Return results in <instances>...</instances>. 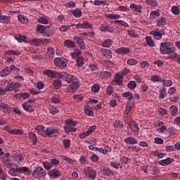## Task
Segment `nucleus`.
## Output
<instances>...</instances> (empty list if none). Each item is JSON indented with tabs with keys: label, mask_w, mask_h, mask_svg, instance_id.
<instances>
[{
	"label": "nucleus",
	"mask_w": 180,
	"mask_h": 180,
	"mask_svg": "<svg viewBox=\"0 0 180 180\" xmlns=\"http://www.w3.org/2000/svg\"><path fill=\"white\" fill-rule=\"evenodd\" d=\"M57 76H58L60 79L65 81L68 84H70L69 88L72 89V91H75L78 88L79 80L76 76L70 75L67 73V72H58Z\"/></svg>",
	"instance_id": "obj_1"
},
{
	"label": "nucleus",
	"mask_w": 180,
	"mask_h": 180,
	"mask_svg": "<svg viewBox=\"0 0 180 180\" xmlns=\"http://www.w3.org/2000/svg\"><path fill=\"white\" fill-rule=\"evenodd\" d=\"M65 126L64 127L65 132L71 133V131H77L75 126L78 124L77 121H74L72 118L68 119L65 122Z\"/></svg>",
	"instance_id": "obj_2"
},
{
	"label": "nucleus",
	"mask_w": 180,
	"mask_h": 180,
	"mask_svg": "<svg viewBox=\"0 0 180 180\" xmlns=\"http://www.w3.org/2000/svg\"><path fill=\"white\" fill-rule=\"evenodd\" d=\"M161 54H171L174 53V46L171 42H162L160 46Z\"/></svg>",
	"instance_id": "obj_3"
},
{
	"label": "nucleus",
	"mask_w": 180,
	"mask_h": 180,
	"mask_svg": "<svg viewBox=\"0 0 180 180\" xmlns=\"http://www.w3.org/2000/svg\"><path fill=\"white\" fill-rule=\"evenodd\" d=\"M6 82H7V86H6L7 92H18L19 91V88L22 86V84L19 82H8V80H6Z\"/></svg>",
	"instance_id": "obj_4"
},
{
	"label": "nucleus",
	"mask_w": 180,
	"mask_h": 180,
	"mask_svg": "<svg viewBox=\"0 0 180 180\" xmlns=\"http://www.w3.org/2000/svg\"><path fill=\"white\" fill-rule=\"evenodd\" d=\"M33 178L35 179H41V178H45L46 176V170L41 167H36L32 172Z\"/></svg>",
	"instance_id": "obj_5"
},
{
	"label": "nucleus",
	"mask_w": 180,
	"mask_h": 180,
	"mask_svg": "<svg viewBox=\"0 0 180 180\" xmlns=\"http://www.w3.org/2000/svg\"><path fill=\"white\" fill-rule=\"evenodd\" d=\"M84 174L88 179H96V171L91 167H86L84 169Z\"/></svg>",
	"instance_id": "obj_6"
},
{
	"label": "nucleus",
	"mask_w": 180,
	"mask_h": 180,
	"mask_svg": "<svg viewBox=\"0 0 180 180\" xmlns=\"http://www.w3.org/2000/svg\"><path fill=\"white\" fill-rule=\"evenodd\" d=\"M54 65L63 70L67 67V60L63 58H56L54 60Z\"/></svg>",
	"instance_id": "obj_7"
},
{
	"label": "nucleus",
	"mask_w": 180,
	"mask_h": 180,
	"mask_svg": "<svg viewBox=\"0 0 180 180\" xmlns=\"http://www.w3.org/2000/svg\"><path fill=\"white\" fill-rule=\"evenodd\" d=\"M100 30L103 32L113 33V32H115V27L105 22L101 25Z\"/></svg>",
	"instance_id": "obj_8"
},
{
	"label": "nucleus",
	"mask_w": 180,
	"mask_h": 180,
	"mask_svg": "<svg viewBox=\"0 0 180 180\" xmlns=\"http://www.w3.org/2000/svg\"><path fill=\"white\" fill-rule=\"evenodd\" d=\"M58 131H60V130H58V129H57L56 127H48L46 128L44 133L46 135L48 136V137H51L53 134H56V133H58Z\"/></svg>",
	"instance_id": "obj_9"
},
{
	"label": "nucleus",
	"mask_w": 180,
	"mask_h": 180,
	"mask_svg": "<svg viewBox=\"0 0 180 180\" xmlns=\"http://www.w3.org/2000/svg\"><path fill=\"white\" fill-rule=\"evenodd\" d=\"M56 28L54 27L49 25L46 26L45 28V34L44 36H46V37H50L51 36H53V34H56Z\"/></svg>",
	"instance_id": "obj_10"
},
{
	"label": "nucleus",
	"mask_w": 180,
	"mask_h": 180,
	"mask_svg": "<svg viewBox=\"0 0 180 180\" xmlns=\"http://www.w3.org/2000/svg\"><path fill=\"white\" fill-rule=\"evenodd\" d=\"M42 74L44 75H46V77H49V78L54 79L57 77L58 72L56 71L47 69L43 70Z\"/></svg>",
	"instance_id": "obj_11"
},
{
	"label": "nucleus",
	"mask_w": 180,
	"mask_h": 180,
	"mask_svg": "<svg viewBox=\"0 0 180 180\" xmlns=\"http://www.w3.org/2000/svg\"><path fill=\"white\" fill-rule=\"evenodd\" d=\"M18 169V174H24V175H30L32 174V169H30L27 167H17Z\"/></svg>",
	"instance_id": "obj_12"
},
{
	"label": "nucleus",
	"mask_w": 180,
	"mask_h": 180,
	"mask_svg": "<svg viewBox=\"0 0 180 180\" xmlns=\"http://www.w3.org/2000/svg\"><path fill=\"white\" fill-rule=\"evenodd\" d=\"M100 53H102V56L105 57L107 60H110L112 58V51L108 49H101Z\"/></svg>",
	"instance_id": "obj_13"
},
{
	"label": "nucleus",
	"mask_w": 180,
	"mask_h": 180,
	"mask_svg": "<svg viewBox=\"0 0 180 180\" xmlns=\"http://www.w3.org/2000/svg\"><path fill=\"white\" fill-rule=\"evenodd\" d=\"M12 158L17 164H22L25 161V158H23L22 154H14L12 155Z\"/></svg>",
	"instance_id": "obj_14"
},
{
	"label": "nucleus",
	"mask_w": 180,
	"mask_h": 180,
	"mask_svg": "<svg viewBox=\"0 0 180 180\" xmlns=\"http://www.w3.org/2000/svg\"><path fill=\"white\" fill-rule=\"evenodd\" d=\"M174 162V158H167L164 160H161L159 161L160 165H162V167H168L170 164H172Z\"/></svg>",
	"instance_id": "obj_15"
},
{
	"label": "nucleus",
	"mask_w": 180,
	"mask_h": 180,
	"mask_svg": "<svg viewBox=\"0 0 180 180\" xmlns=\"http://www.w3.org/2000/svg\"><path fill=\"white\" fill-rule=\"evenodd\" d=\"M115 53L117 54L126 56V54H129V53H130V49L127 47H120L115 50Z\"/></svg>",
	"instance_id": "obj_16"
},
{
	"label": "nucleus",
	"mask_w": 180,
	"mask_h": 180,
	"mask_svg": "<svg viewBox=\"0 0 180 180\" xmlns=\"http://www.w3.org/2000/svg\"><path fill=\"white\" fill-rule=\"evenodd\" d=\"M73 40L79 46L80 49H85V41L84 39L79 38V37L75 36L73 38Z\"/></svg>",
	"instance_id": "obj_17"
},
{
	"label": "nucleus",
	"mask_w": 180,
	"mask_h": 180,
	"mask_svg": "<svg viewBox=\"0 0 180 180\" xmlns=\"http://www.w3.org/2000/svg\"><path fill=\"white\" fill-rule=\"evenodd\" d=\"M124 143L126 144H129L131 146H134V144H137V139L133 136H128L124 139Z\"/></svg>",
	"instance_id": "obj_18"
},
{
	"label": "nucleus",
	"mask_w": 180,
	"mask_h": 180,
	"mask_svg": "<svg viewBox=\"0 0 180 180\" xmlns=\"http://www.w3.org/2000/svg\"><path fill=\"white\" fill-rule=\"evenodd\" d=\"M0 110H3V112H7V113H10L12 108L11 106L5 103L0 102Z\"/></svg>",
	"instance_id": "obj_19"
},
{
	"label": "nucleus",
	"mask_w": 180,
	"mask_h": 180,
	"mask_svg": "<svg viewBox=\"0 0 180 180\" xmlns=\"http://www.w3.org/2000/svg\"><path fill=\"white\" fill-rule=\"evenodd\" d=\"M129 8L130 9H133L134 12H136L137 13H141V10L143 9L141 5H137L136 4H131Z\"/></svg>",
	"instance_id": "obj_20"
},
{
	"label": "nucleus",
	"mask_w": 180,
	"mask_h": 180,
	"mask_svg": "<svg viewBox=\"0 0 180 180\" xmlns=\"http://www.w3.org/2000/svg\"><path fill=\"white\" fill-rule=\"evenodd\" d=\"M11 72H12V68L6 67L0 71V77H8Z\"/></svg>",
	"instance_id": "obj_21"
},
{
	"label": "nucleus",
	"mask_w": 180,
	"mask_h": 180,
	"mask_svg": "<svg viewBox=\"0 0 180 180\" xmlns=\"http://www.w3.org/2000/svg\"><path fill=\"white\" fill-rule=\"evenodd\" d=\"M49 175L54 179H57L58 176H60L61 174H60V170L57 169H53L49 171Z\"/></svg>",
	"instance_id": "obj_22"
},
{
	"label": "nucleus",
	"mask_w": 180,
	"mask_h": 180,
	"mask_svg": "<svg viewBox=\"0 0 180 180\" xmlns=\"http://www.w3.org/2000/svg\"><path fill=\"white\" fill-rule=\"evenodd\" d=\"M22 108L25 112H28V113H33V112H34V108H33L32 105H29L28 103H24L22 104Z\"/></svg>",
	"instance_id": "obj_23"
},
{
	"label": "nucleus",
	"mask_w": 180,
	"mask_h": 180,
	"mask_svg": "<svg viewBox=\"0 0 180 180\" xmlns=\"http://www.w3.org/2000/svg\"><path fill=\"white\" fill-rule=\"evenodd\" d=\"M129 127L134 133H139V125L134 121H131Z\"/></svg>",
	"instance_id": "obj_24"
},
{
	"label": "nucleus",
	"mask_w": 180,
	"mask_h": 180,
	"mask_svg": "<svg viewBox=\"0 0 180 180\" xmlns=\"http://www.w3.org/2000/svg\"><path fill=\"white\" fill-rule=\"evenodd\" d=\"M46 26L42 25H37L36 27L37 33H40V34H45Z\"/></svg>",
	"instance_id": "obj_25"
},
{
	"label": "nucleus",
	"mask_w": 180,
	"mask_h": 180,
	"mask_svg": "<svg viewBox=\"0 0 180 180\" xmlns=\"http://www.w3.org/2000/svg\"><path fill=\"white\" fill-rule=\"evenodd\" d=\"M160 15H161V13H160V10L152 11L150 13V20H153V19H157L158 18H159Z\"/></svg>",
	"instance_id": "obj_26"
},
{
	"label": "nucleus",
	"mask_w": 180,
	"mask_h": 180,
	"mask_svg": "<svg viewBox=\"0 0 180 180\" xmlns=\"http://www.w3.org/2000/svg\"><path fill=\"white\" fill-rule=\"evenodd\" d=\"M122 98H126L127 99H128V101H129V102H131V101H133V99H134V96H133V93H131L130 91H127V92L122 93Z\"/></svg>",
	"instance_id": "obj_27"
},
{
	"label": "nucleus",
	"mask_w": 180,
	"mask_h": 180,
	"mask_svg": "<svg viewBox=\"0 0 180 180\" xmlns=\"http://www.w3.org/2000/svg\"><path fill=\"white\" fill-rule=\"evenodd\" d=\"M150 34H152L156 40H161V39H162V34L159 31L153 30L150 32Z\"/></svg>",
	"instance_id": "obj_28"
},
{
	"label": "nucleus",
	"mask_w": 180,
	"mask_h": 180,
	"mask_svg": "<svg viewBox=\"0 0 180 180\" xmlns=\"http://www.w3.org/2000/svg\"><path fill=\"white\" fill-rule=\"evenodd\" d=\"M84 113L87 116H90L91 117H93L94 116V109L91 108L89 106H85L84 107Z\"/></svg>",
	"instance_id": "obj_29"
},
{
	"label": "nucleus",
	"mask_w": 180,
	"mask_h": 180,
	"mask_svg": "<svg viewBox=\"0 0 180 180\" xmlns=\"http://www.w3.org/2000/svg\"><path fill=\"white\" fill-rule=\"evenodd\" d=\"M64 44L68 49H74L75 47V42L70 39L65 40Z\"/></svg>",
	"instance_id": "obj_30"
},
{
	"label": "nucleus",
	"mask_w": 180,
	"mask_h": 180,
	"mask_svg": "<svg viewBox=\"0 0 180 180\" xmlns=\"http://www.w3.org/2000/svg\"><path fill=\"white\" fill-rule=\"evenodd\" d=\"M28 136L31 140H32L33 145L36 146L37 144V136H36V134L31 131L28 134Z\"/></svg>",
	"instance_id": "obj_31"
},
{
	"label": "nucleus",
	"mask_w": 180,
	"mask_h": 180,
	"mask_svg": "<svg viewBox=\"0 0 180 180\" xmlns=\"http://www.w3.org/2000/svg\"><path fill=\"white\" fill-rule=\"evenodd\" d=\"M146 41L149 47H155V43L154 42V39L151 38V37H146Z\"/></svg>",
	"instance_id": "obj_32"
},
{
	"label": "nucleus",
	"mask_w": 180,
	"mask_h": 180,
	"mask_svg": "<svg viewBox=\"0 0 180 180\" xmlns=\"http://www.w3.org/2000/svg\"><path fill=\"white\" fill-rule=\"evenodd\" d=\"M159 98L160 99H164L167 98V88L163 87L162 89L159 91Z\"/></svg>",
	"instance_id": "obj_33"
},
{
	"label": "nucleus",
	"mask_w": 180,
	"mask_h": 180,
	"mask_svg": "<svg viewBox=\"0 0 180 180\" xmlns=\"http://www.w3.org/2000/svg\"><path fill=\"white\" fill-rule=\"evenodd\" d=\"M156 25L158 27L165 26V25H167V19L165 18L158 19L156 22Z\"/></svg>",
	"instance_id": "obj_34"
},
{
	"label": "nucleus",
	"mask_w": 180,
	"mask_h": 180,
	"mask_svg": "<svg viewBox=\"0 0 180 180\" xmlns=\"http://www.w3.org/2000/svg\"><path fill=\"white\" fill-rule=\"evenodd\" d=\"M72 13L75 18H81L82 16V11L79 8H76L72 11Z\"/></svg>",
	"instance_id": "obj_35"
},
{
	"label": "nucleus",
	"mask_w": 180,
	"mask_h": 180,
	"mask_svg": "<svg viewBox=\"0 0 180 180\" xmlns=\"http://www.w3.org/2000/svg\"><path fill=\"white\" fill-rule=\"evenodd\" d=\"M0 20L1 23H9V22H11V17L0 15Z\"/></svg>",
	"instance_id": "obj_36"
},
{
	"label": "nucleus",
	"mask_w": 180,
	"mask_h": 180,
	"mask_svg": "<svg viewBox=\"0 0 180 180\" xmlns=\"http://www.w3.org/2000/svg\"><path fill=\"white\" fill-rule=\"evenodd\" d=\"M146 4L149 6L157 7L158 6V3L155 0H145Z\"/></svg>",
	"instance_id": "obj_37"
},
{
	"label": "nucleus",
	"mask_w": 180,
	"mask_h": 180,
	"mask_svg": "<svg viewBox=\"0 0 180 180\" xmlns=\"http://www.w3.org/2000/svg\"><path fill=\"white\" fill-rule=\"evenodd\" d=\"M18 96V98H22V99H28V98H30V94L28 93H20L15 95V98Z\"/></svg>",
	"instance_id": "obj_38"
},
{
	"label": "nucleus",
	"mask_w": 180,
	"mask_h": 180,
	"mask_svg": "<svg viewBox=\"0 0 180 180\" xmlns=\"http://www.w3.org/2000/svg\"><path fill=\"white\" fill-rule=\"evenodd\" d=\"M84 57L79 56L77 58L76 63L77 67H82V65H84Z\"/></svg>",
	"instance_id": "obj_39"
},
{
	"label": "nucleus",
	"mask_w": 180,
	"mask_h": 180,
	"mask_svg": "<svg viewBox=\"0 0 180 180\" xmlns=\"http://www.w3.org/2000/svg\"><path fill=\"white\" fill-rule=\"evenodd\" d=\"M113 44V41L112 39H105L101 44L103 47H110Z\"/></svg>",
	"instance_id": "obj_40"
},
{
	"label": "nucleus",
	"mask_w": 180,
	"mask_h": 180,
	"mask_svg": "<svg viewBox=\"0 0 180 180\" xmlns=\"http://www.w3.org/2000/svg\"><path fill=\"white\" fill-rule=\"evenodd\" d=\"M169 110L172 116H175L176 113H178V107H176V105H172Z\"/></svg>",
	"instance_id": "obj_41"
},
{
	"label": "nucleus",
	"mask_w": 180,
	"mask_h": 180,
	"mask_svg": "<svg viewBox=\"0 0 180 180\" xmlns=\"http://www.w3.org/2000/svg\"><path fill=\"white\" fill-rule=\"evenodd\" d=\"M123 126L124 125L123 124V122L120 120H117L114 123L115 129H119L120 130L121 129H123Z\"/></svg>",
	"instance_id": "obj_42"
},
{
	"label": "nucleus",
	"mask_w": 180,
	"mask_h": 180,
	"mask_svg": "<svg viewBox=\"0 0 180 180\" xmlns=\"http://www.w3.org/2000/svg\"><path fill=\"white\" fill-rule=\"evenodd\" d=\"M82 29H94V25L85 21L82 23Z\"/></svg>",
	"instance_id": "obj_43"
},
{
	"label": "nucleus",
	"mask_w": 180,
	"mask_h": 180,
	"mask_svg": "<svg viewBox=\"0 0 180 180\" xmlns=\"http://www.w3.org/2000/svg\"><path fill=\"white\" fill-rule=\"evenodd\" d=\"M60 111L58 110V109H57L56 107L53 105L49 106V113H51V115H57V113H58Z\"/></svg>",
	"instance_id": "obj_44"
},
{
	"label": "nucleus",
	"mask_w": 180,
	"mask_h": 180,
	"mask_svg": "<svg viewBox=\"0 0 180 180\" xmlns=\"http://www.w3.org/2000/svg\"><path fill=\"white\" fill-rule=\"evenodd\" d=\"M38 22L42 25H49V18L46 16L40 17L38 20Z\"/></svg>",
	"instance_id": "obj_45"
},
{
	"label": "nucleus",
	"mask_w": 180,
	"mask_h": 180,
	"mask_svg": "<svg viewBox=\"0 0 180 180\" xmlns=\"http://www.w3.org/2000/svg\"><path fill=\"white\" fill-rule=\"evenodd\" d=\"M14 37H15V40H17L20 43H22V41H25V39H26V37H25V36H23L20 34H16L14 36Z\"/></svg>",
	"instance_id": "obj_46"
},
{
	"label": "nucleus",
	"mask_w": 180,
	"mask_h": 180,
	"mask_svg": "<svg viewBox=\"0 0 180 180\" xmlns=\"http://www.w3.org/2000/svg\"><path fill=\"white\" fill-rule=\"evenodd\" d=\"M63 82L60 79L53 80V86L55 89H60Z\"/></svg>",
	"instance_id": "obj_47"
},
{
	"label": "nucleus",
	"mask_w": 180,
	"mask_h": 180,
	"mask_svg": "<svg viewBox=\"0 0 180 180\" xmlns=\"http://www.w3.org/2000/svg\"><path fill=\"white\" fill-rule=\"evenodd\" d=\"M105 18H108V19H120V15L117 14H105Z\"/></svg>",
	"instance_id": "obj_48"
},
{
	"label": "nucleus",
	"mask_w": 180,
	"mask_h": 180,
	"mask_svg": "<svg viewBox=\"0 0 180 180\" xmlns=\"http://www.w3.org/2000/svg\"><path fill=\"white\" fill-rule=\"evenodd\" d=\"M81 56V51L79 49H76L71 53V56L72 58H77Z\"/></svg>",
	"instance_id": "obj_49"
},
{
	"label": "nucleus",
	"mask_w": 180,
	"mask_h": 180,
	"mask_svg": "<svg viewBox=\"0 0 180 180\" xmlns=\"http://www.w3.org/2000/svg\"><path fill=\"white\" fill-rule=\"evenodd\" d=\"M150 81H152V82H162V77L158 75H154L151 77Z\"/></svg>",
	"instance_id": "obj_50"
},
{
	"label": "nucleus",
	"mask_w": 180,
	"mask_h": 180,
	"mask_svg": "<svg viewBox=\"0 0 180 180\" xmlns=\"http://www.w3.org/2000/svg\"><path fill=\"white\" fill-rule=\"evenodd\" d=\"M6 54L7 56H20V52L18 51H15V50H10L8 51Z\"/></svg>",
	"instance_id": "obj_51"
},
{
	"label": "nucleus",
	"mask_w": 180,
	"mask_h": 180,
	"mask_svg": "<svg viewBox=\"0 0 180 180\" xmlns=\"http://www.w3.org/2000/svg\"><path fill=\"white\" fill-rule=\"evenodd\" d=\"M162 84L163 86H172V80H167V79H162Z\"/></svg>",
	"instance_id": "obj_52"
},
{
	"label": "nucleus",
	"mask_w": 180,
	"mask_h": 180,
	"mask_svg": "<svg viewBox=\"0 0 180 180\" xmlns=\"http://www.w3.org/2000/svg\"><path fill=\"white\" fill-rule=\"evenodd\" d=\"M43 167L46 169L47 171H50L51 168H53V166L51 165V162H49L47 161L43 162Z\"/></svg>",
	"instance_id": "obj_53"
},
{
	"label": "nucleus",
	"mask_w": 180,
	"mask_h": 180,
	"mask_svg": "<svg viewBox=\"0 0 180 180\" xmlns=\"http://www.w3.org/2000/svg\"><path fill=\"white\" fill-rule=\"evenodd\" d=\"M18 19L21 23H27V17L23 15H18Z\"/></svg>",
	"instance_id": "obj_54"
},
{
	"label": "nucleus",
	"mask_w": 180,
	"mask_h": 180,
	"mask_svg": "<svg viewBox=\"0 0 180 180\" xmlns=\"http://www.w3.org/2000/svg\"><path fill=\"white\" fill-rule=\"evenodd\" d=\"M103 173L107 176H110V175H113V174H114L113 171H112V169H110V168H108V167H105L103 169Z\"/></svg>",
	"instance_id": "obj_55"
},
{
	"label": "nucleus",
	"mask_w": 180,
	"mask_h": 180,
	"mask_svg": "<svg viewBox=\"0 0 180 180\" xmlns=\"http://www.w3.org/2000/svg\"><path fill=\"white\" fill-rule=\"evenodd\" d=\"M172 12L173 15H178L180 13V9L176 6H173L172 7Z\"/></svg>",
	"instance_id": "obj_56"
},
{
	"label": "nucleus",
	"mask_w": 180,
	"mask_h": 180,
	"mask_svg": "<svg viewBox=\"0 0 180 180\" xmlns=\"http://www.w3.org/2000/svg\"><path fill=\"white\" fill-rule=\"evenodd\" d=\"M99 89H101V86L98 84H94L91 86V92H94L95 94L99 92Z\"/></svg>",
	"instance_id": "obj_57"
},
{
	"label": "nucleus",
	"mask_w": 180,
	"mask_h": 180,
	"mask_svg": "<svg viewBox=\"0 0 180 180\" xmlns=\"http://www.w3.org/2000/svg\"><path fill=\"white\" fill-rule=\"evenodd\" d=\"M8 133L10 134H23V131L20 129H13V130H8Z\"/></svg>",
	"instance_id": "obj_58"
},
{
	"label": "nucleus",
	"mask_w": 180,
	"mask_h": 180,
	"mask_svg": "<svg viewBox=\"0 0 180 180\" xmlns=\"http://www.w3.org/2000/svg\"><path fill=\"white\" fill-rule=\"evenodd\" d=\"M137 86V84L134 81H131L127 84V88L129 89H134Z\"/></svg>",
	"instance_id": "obj_59"
},
{
	"label": "nucleus",
	"mask_w": 180,
	"mask_h": 180,
	"mask_svg": "<svg viewBox=\"0 0 180 180\" xmlns=\"http://www.w3.org/2000/svg\"><path fill=\"white\" fill-rule=\"evenodd\" d=\"M18 173V167L17 168H11L8 170V174L11 176H16V174Z\"/></svg>",
	"instance_id": "obj_60"
},
{
	"label": "nucleus",
	"mask_w": 180,
	"mask_h": 180,
	"mask_svg": "<svg viewBox=\"0 0 180 180\" xmlns=\"http://www.w3.org/2000/svg\"><path fill=\"white\" fill-rule=\"evenodd\" d=\"M63 144L65 148H70L71 146V141H70V139H64L63 141Z\"/></svg>",
	"instance_id": "obj_61"
},
{
	"label": "nucleus",
	"mask_w": 180,
	"mask_h": 180,
	"mask_svg": "<svg viewBox=\"0 0 180 180\" xmlns=\"http://www.w3.org/2000/svg\"><path fill=\"white\" fill-rule=\"evenodd\" d=\"M51 102L53 103H60L61 102V98L58 96H54L51 98Z\"/></svg>",
	"instance_id": "obj_62"
},
{
	"label": "nucleus",
	"mask_w": 180,
	"mask_h": 180,
	"mask_svg": "<svg viewBox=\"0 0 180 180\" xmlns=\"http://www.w3.org/2000/svg\"><path fill=\"white\" fill-rule=\"evenodd\" d=\"M70 29H71L70 25H61L59 27L60 32H67L68 30H70Z\"/></svg>",
	"instance_id": "obj_63"
},
{
	"label": "nucleus",
	"mask_w": 180,
	"mask_h": 180,
	"mask_svg": "<svg viewBox=\"0 0 180 180\" xmlns=\"http://www.w3.org/2000/svg\"><path fill=\"white\" fill-rule=\"evenodd\" d=\"M65 6L66 8H75V6H77V4H75V2L74 1H69L65 4Z\"/></svg>",
	"instance_id": "obj_64"
}]
</instances>
